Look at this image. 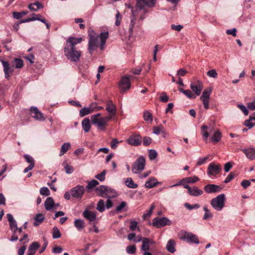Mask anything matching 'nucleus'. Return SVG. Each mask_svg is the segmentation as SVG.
<instances>
[{"mask_svg":"<svg viewBox=\"0 0 255 255\" xmlns=\"http://www.w3.org/2000/svg\"><path fill=\"white\" fill-rule=\"evenodd\" d=\"M89 41L88 43V50L91 54L92 52L99 46V38L100 39V47L102 50L104 48V45L106 42V40L109 37V32L108 31L101 33L99 36H95L91 33H89Z\"/></svg>","mask_w":255,"mask_h":255,"instance_id":"obj_1","label":"nucleus"},{"mask_svg":"<svg viewBox=\"0 0 255 255\" xmlns=\"http://www.w3.org/2000/svg\"><path fill=\"white\" fill-rule=\"evenodd\" d=\"M101 116L100 113L92 115L91 117V120L92 124L96 125L99 128H102L105 127L107 123L111 120L112 116L101 117Z\"/></svg>","mask_w":255,"mask_h":255,"instance_id":"obj_2","label":"nucleus"},{"mask_svg":"<svg viewBox=\"0 0 255 255\" xmlns=\"http://www.w3.org/2000/svg\"><path fill=\"white\" fill-rule=\"evenodd\" d=\"M64 52L67 58L73 62L78 61L81 56V51L76 50L75 48H69L68 45H65Z\"/></svg>","mask_w":255,"mask_h":255,"instance_id":"obj_3","label":"nucleus"},{"mask_svg":"<svg viewBox=\"0 0 255 255\" xmlns=\"http://www.w3.org/2000/svg\"><path fill=\"white\" fill-rule=\"evenodd\" d=\"M226 197L224 194H221L211 201V205L217 211H221L225 206Z\"/></svg>","mask_w":255,"mask_h":255,"instance_id":"obj_4","label":"nucleus"},{"mask_svg":"<svg viewBox=\"0 0 255 255\" xmlns=\"http://www.w3.org/2000/svg\"><path fill=\"white\" fill-rule=\"evenodd\" d=\"M145 159L142 156H140L134 162L131 167V171L133 173L138 174L141 172L144 168Z\"/></svg>","mask_w":255,"mask_h":255,"instance_id":"obj_5","label":"nucleus"},{"mask_svg":"<svg viewBox=\"0 0 255 255\" xmlns=\"http://www.w3.org/2000/svg\"><path fill=\"white\" fill-rule=\"evenodd\" d=\"M179 234L181 236L180 239L182 240L186 241L187 242L189 243L199 244L198 237L192 233L182 230L180 231Z\"/></svg>","mask_w":255,"mask_h":255,"instance_id":"obj_6","label":"nucleus"},{"mask_svg":"<svg viewBox=\"0 0 255 255\" xmlns=\"http://www.w3.org/2000/svg\"><path fill=\"white\" fill-rule=\"evenodd\" d=\"M171 222L166 217L154 218L152 220V225L157 228H162L166 225H170Z\"/></svg>","mask_w":255,"mask_h":255,"instance_id":"obj_7","label":"nucleus"},{"mask_svg":"<svg viewBox=\"0 0 255 255\" xmlns=\"http://www.w3.org/2000/svg\"><path fill=\"white\" fill-rule=\"evenodd\" d=\"M156 0H137L136 7L141 9H143L144 14L147 12L144 8V6L146 5L149 7H152L155 3Z\"/></svg>","mask_w":255,"mask_h":255,"instance_id":"obj_8","label":"nucleus"},{"mask_svg":"<svg viewBox=\"0 0 255 255\" xmlns=\"http://www.w3.org/2000/svg\"><path fill=\"white\" fill-rule=\"evenodd\" d=\"M85 193V188L83 186L77 185L71 190V195L76 198L81 199Z\"/></svg>","mask_w":255,"mask_h":255,"instance_id":"obj_9","label":"nucleus"},{"mask_svg":"<svg viewBox=\"0 0 255 255\" xmlns=\"http://www.w3.org/2000/svg\"><path fill=\"white\" fill-rule=\"evenodd\" d=\"M222 169L221 166L219 164H216L214 162L209 164L208 167V174L209 175L215 176L218 174Z\"/></svg>","mask_w":255,"mask_h":255,"instance_id":"obj_10","label":"nucleus"},{"mask_svg":"<svg viewBox=\"0 0 255 255\" xmlns=\"http://www.w3.org/2000/svg\"><path fill=\"white\" fill-rule=\"evenodd\" d=\"M119 86L122 92H125L129 90L131 86L129 78L128 77H123L120 81Z\"/></svg>","mask_w":255,"mask_h":255,"instance_id":"obj_11","label":"nucleus"},{"mask_svg":"<svg viewBox=\"0 0 255 255\" xmlns=\"http://www.w3.org/2000/svg\"><path fill=\"white\" fill-rule=\"evenodd\" d=\"M127 142L131 145L137 146L141 143L142 137L140 135H131L127 140Z\"/></svg>","mask_w":255,"mask_h":255,"instance_id":"obj_12","label":"nucleus"},{"mask_svg":"<svg viewBox=\"0 0 255 255\" xmlns=\"http://www.w3.org/2000/svg\"><path fill=\"white\" fill-rule=\"evenodd\" d=\"M190 88L195 93V95L196 96H199L201 94L202 90L203 88V83L200 81H197L196 82L191 84Z\"/></svg>","mask_w":255,"mask_h":255,"instance_id":"obj_13","label":"nucleus"},{"mask_svg":"<svg viewBox=\"0 0 255 255\" xmlns=\"http://www.w3.org/2000/svg\"><path fill=\"white\" fill-rule=\"evenodd\" d=\"M30 111L31 112L32 117L35 120L42 121L44 120V116L42 113L40 112L38 109L35 107H31L30 108Z\"/></svg>","mask_w":255,"mask_h":255,"instance_id":"obj_14","label":"nucleus"},{"mask_svg":"<svg viewBox=\"0 0 255 255\" xmlns=\"http://www.w3.org/2000/svg\"><path fill=\"white\" fill-rule=\"evenodd\" d=\"M97 104L96 103H92L91 104L90 106L88 108H83L80 109L79 112V115L81 117H83L88 115L93 112V109L95 108Z\"/></svg>","mask_w":255,"mask_h":255,"instance_id":"obj_15","label":"nucleus"},{"mask_svg":"<svg viewBox=\"0 0 255 255\" xmlns=\"http://www.w3.org/2000/svg\"><path fill=\"white\" fill-rule=\"evenodd\" d=\"M83 40L82 38H75L74 37H70L67 40L66 45L69 46V48H75V45L81 43Z\"/></svg>","mask_w":255,"mask_h":255,"instance_id":"obj_16","label":"nucleus"},{"mask_svg":"<svg viewBox=\"0 0 255 255\" xmlns=\"http://www.w3.org/2000/svg\"><path fill=\"white\" fill-rule=\"evenodd\" d=\"M155 242L147 238H143L141 250L144 252H147L150 250V245Z\"/></svg>","mask_w":255,"mask_h":255,"instance_id":"obj_17","label":"nucleus"},{"mask_svg":"<svg viewBox=\"0 0 255 255\" xmlns=\"http://www.w3.org/2000/svg\"><path fill=\"white\" fill-rule=\"evenodd\" d=\"M222 188L215 184H208L204 187V190L207 193L220 192Z\"/></svg>","mask_w":255,"mask_h":255,"instance_id":"obj_18","label":"nucleus"},{"mask_svg":"<svg viewBox=\"0 0 255 255\" xmlns=\"http://www.w3.org/2000/svg\"><path fill=\"white\" fill-rule=\"evenodd\" d=\"M1 63L3 67V71L4 72L5 77L7 79L9 77V73L13 72V68L9 65V63L7 61H2Z\"/></svg>","mask_w":255,"mask_h":255,"instance_id":"obj_19","label":"nucleus"},{"mask_svg":"<svg viewBox=\"0 0 255 255\" xmlns=\"http://www.w3.org/2000/svg\"><path fill=\"white\" fill-rule=\"evenodd\" d=\"M106 110L109 113V116H111L112 117L116 114V107L111 100L107 101Z\"/></svg>","mask_w":255,"mask_h":255,"instance_id":"obj_20","label":"nucleus"},{"mask_svg":"<svg viewBox=\"0 0 255 255\" xmlns=\"http://www.w3.org/2000/svg\"><path fill=\"white\" fill-rule=\"evenodd\" d=\"M199 180V178L197 176L188 177L186 178H183L179 183L175 184L171 187L181 185L182 182H185L186 183H193Z\"/></svg>","mask_w":255,"mask_h":255,"instance_id":"obj_21","label":"nucleus"},{"mask_svg":"<svg viewBox=\"0 0 255 255\" xmlns=\"http://www.w3.org/2000/svg\"><path fill=\"white\" fill-rule=\"evenodd\" d=\"M132 14L130 16V22L129 25V33L130 35H131L133 32V28L134 27V25L135 24V20L136 19V14L135 13V11H133V9L131 10Z\"/></svg>","mask_w":255,"mask_h":255,"instance_id":"obj_22","label":"nucleus"},{"mask_svg":"<svg viewBox=\"0 0 255 255\" xmlns=\"http://www.w3.org/2000/svg\"><path fill=\"white\" fill-rule=\"evenodd\" d=\"M246 156L250 160H255V148H244L242 150Z\"/></svg>","mask_w":255,"mask_h":255,"instance_id":"obj_23","label":"nucleus"},{"mask_svg":"<svg viewBox=\"0 0 255 255\" xmlns=\"http://www.w3.org/2000/svg\"><path fill=\"white\" fill-rule=\"evenodd\" d=\"M188 194L193 196L197 197L202 195L203 192L196 186L191 187L188 191Z\"/></svg>","mask_w":255,"mask_h":255,"instance_id":"obj_24","label":"nucleus"},{"mask_svg":"<svg viewBox=\"0 0 255 255\" xmlns=\"http://www.w3.org/2000/svg\"><path fill=\"white\" fill-rule=\"evenodd\" d=\"M83 216L84 218L88 219L90 221H93L96 219V214L93 212L85 210L83 213Z\"/></svg>","mask_w":255,"mask_h":255,"instance_id":"obj_25","label":"nucleus"},{"mask_svg":"<svg viewBox=\"0 0 255 255\" xmlns=\"http://www.w3.org/2000/svg\"><path fill=\"white\" fill-rule=\"evenodd\" d=\"M175 245L176 243L174 240L170 239L167 242L166 245V249L167 250L171 253H173L175 252Z\"/></svg>","mask_w":255,"mask_h":255,"instance_id":"obj_26","label":"nucleus"},{"mask_svg":"<svg viewBox=\"0 0 255 255\" xmlns=\"http://www.w3.org/2000/svg\"><path fill=\"white\" fill-rule=\"evenodd\" d=\"M45 209L47 211L51 210L54 207V202L51 197H48L44 203Z\"/></svg>","mask_w":255,"mask_h":255,"instance_id":"obj_27","label":"nucleus"},{"mask_svg":"<svg viewBox=\"0 0 255 255\" xmlns=\"http://www.w3.org/2000/svg\"><path fill=\"white\" fill-rule=\"evenodd\" d=\"M82 126L85 132H89L91 127L90 120L88 118L84 119L82 122Z\"/></svg>","mask_w":255,"mask_h":255,"instance_id":"obj_28","label":"nucleus"},{"mask_svg":"<svg viewBox=\"0 0 255 255\" xmlns=\"http://www.w3.org/2000/svg\"><path fill=\"white\" fill-rule=\"evenodd\" d=\"M44 215L41 213L37 214L34 218L33 225L35 226L39 225L44 220Z\"/></svg>","mask_w":255,"mask_h":255,"instance_id":"obj_29","label":"nucleus"},{"mask_svg":"<svg viewBox=\"0 0 255 255\" xmlns=\"http://www.w3.org/2000/svg\"><path fill=\"white\" fill-rule=\"evenodd\" d=\"M96 191L99 196L102 197H106V194H105L107 191L106 186H100L96 188Z\"/></svg>","mask_w":255,"mask_h":255,"instance_id":"obj_30","label":"nucleus"},{"mask_svg":"<svg viewBox=\"0 0 255 255\" xmlns=\"http://www.w3.org/2000/svg\"><path fill=\"white\" fill-rule=\"evenodd\" d=\"M158 183V182L155 178L151 177L145 182V186L147 188H151L155 186Z\"/></svg>","mask_w":255,"mask_h":255,"instance_id":"obj_31","label":"nucleus"},{"mask_svg":"<svg viewBox=\"0 0 255 255\" xmlns=\"http://www.w3.org/2000/svg\"><path fill=\"white\" fill-rule=\"evenodd\" d=\"M42 7V4L38 1L31 3L28 5V8L32 11H37L38 9Z\"/></svg>","mask_w":255,"mask_h":255,"instance_id":"obj_32","label":"nucleus"},{"mask_svg":"<svg viewBox=\"0 0 255 255\" xmlns=\"http://www.w3.org/2000/svg\"><path fill=\"white\" fill-rule=\"evenodd\" d=\"M39 247L40 245L37 242H33L29 247L28 252L33 253V255H35L36 251Z\"/></svg>","mask_w":255,"mask_h":255,"instance_id":"obj_33","label":"nucleus"},{"mask_svg":"<svg viewBox=\"0 0 255 255\" xmlns=\"http://www.w3.org/2000/svg\"><path fill=\"white\" fill-rule=\"evenodd\" d=\"M74 225L79 231L84 229L85 227L84 222L81 219L75 220L74 221Z\"/></svg>","mask_w":255,"mask_h":255,"instance_id":"obj_34","label":"nucleus"},{"mask_svg":"<svg viewBox=\"0 0 255 255\" xmlns=\"http://www.w3.org/2000/svg\"><path fill=\"white\" fill-rule=\"evenodd\" d=\"M221 138V133L219 131H216L212 137L211 138V140L214 143H217L219 142Z\"/></svg>","mask_w":255,"mask_h":255,"instance_id":"obj_35","label":"nucleus"},{"mask_svg":"<svg viewBox=\"0 0 255 255\" xmlns=\"http://www.w3.org/2000/svg\"><path fill=\"white\" fill-rule=\"evenodd\" d=\"M99 184V182L95 179L88 182V185L86 186V188L88 192H90V190L96 187Z\"/></svg>","mask_w":255,"mask_h":255,"instance_id":"obj_36","label":"nucleus"},{"mask_svg":"<svg viewBox=\"0 0 255 255\" xmlns=\"http://www.w3.org/2000/svg\"><path fill=\"white\" fill-rule=\"evenodd\" d=\"M125 184L130 188H136L138 186L137 184L134 183L131 178H128L125 181Z\"/></svg>","mask_w":255,"mask_h":255,"instance_id":"obj_37","label":"nucleus"},{"mask_svg":"<svg viewBox=\"0 0 255 255\" xmlns=\"http://www.w3.org/2000/svg\"><path fill=\"white\" fill-rule=\"evenodd\" d=\"M203 210L205 211V214L203 218V220H206L209 218H212L213 217L212 214L211 213L210 210L207 208V206L203 207Z\"/></svg>","mask_w":255,"mask_h":255,"instance_id":"obj_38","label":"nucleus"},{"mask_svg":"<svg viewBox=\"0 0 255 255\" xmlns=\"http://www.w3.org/2000/svg\"><path fill=\"white\" fill-rule=\"evenodd\" d=\"M105 194H106V197L110 198L116 196L117 193L114 189L107 186V191Z\"/></svg>","mask_w":255,"mask_h":255,"instance_id":"obj_39","label":"nucleus"},{"mask_svg":"<svg viewBox=\"0 0 255 255\" xmlns=\"http://www.w3.org/2000/svg\"><path fill=\"white\" fill-rule=\"evenodd\" d=\"M70 146L71 145L70 143H64L63 144H62L59 154L60 156H62L64 153H65L68 151Z\"/></svg>","mask_w":255,"mask_h":255,"instance_id":"obj_40","label":"nucleus"},{"mask_svg":"<svg viewBox=\"0 0 255 255\" xmlns=\"http://www.w3.org/2000/svg\"><path fill=\"white\" fill-rule=\"evenodd\" d=\"M13 63L16 68H21L23 66V61L21 59L14 58Z\"/></svg>","mask_w":255,"mask_h":255,"instance_id":"obj_41","label":"nucleus"},{"mask_svg":"<svg viewBox=\"0 0 255 255\" xmlns=\"http://www.w3.org/2000/svg\"><path fill=\"white\" fill-rule=\"evenodd\" d=\"M105 203L104 200L102 199H100L97 206V210L99 211L100 212H103L105 211Z\"/></svg>","mask_w":255,"mask_h":255,"instance_id":"obj_42","label":"nucleus"},{"mask_svg":"<svg viewBox=\"0 0 255 255\" xmlns=\"http://www.w3.org/2000/svg\"><path fill=\"white\" fill-rule=\"evenodd\" d=\"M61 233L59 229L56 227H54L52 230V237L53 239H58L61 237Z\"/></svg>","mask_w":255,"mask_h":255,"instance_id":"obj_43","label":"nucleus"},{"mask_svg":"<svg viewBox=\"0 0 255 255\" xmlns=\"http://www.w3.org/2000/svg\"><path fill=\"white\" fill-rule=\"evenodd\" d=\"M163 127L160 125L157 127H154L153 128V132L155 134H159L161 132L163 133Z\"/></svg>","mask_w":255,"mask_h":255,"instance_id":"obj_44","label":"nucleus"},{"mask_svg":"<svg viewBox=\"0 0 255 255\" xmlns=\"http://www.w3.org/2000/svg\"><path fill=\"white\" fill-rule=\"evenodd\" d=\"M211 91H212L211 89H205L202 93V95L200 97V99H209Z\"/></svg>","mask_w":255,"mask_h":255,"instance_id":"obj_45","label":"nucleus"},{"mask_svg":"<svg viewBox=\"0 0 255 255\" xmlns=\"http://www.w3.org/2000/svg\"><path fill=\"white\" fill-rule=\"evenodd\" d=\"M157 156L156 151L154 149H150L148 152V157L149 159L152 160L155 159Z\"/></svg>","mask_w":255,"mask_h":255,"instance_id":"obj_46","label":"nucleus"},{"mask_svg":"<svg viewBox=\"0 0 255 255\" xmlns=\"http://www.w3.org/2000/svg\"><path fill=\"white\" fill-rule=\"evenodd\" d=\"M63 166L66 173L71 174L73 172L74 169L73 167L68 165L67 163H64Z\"/></svg>","mask_w":255,"mask_h":255,"instance_id":"obj_47","label":"nucleus"},{"mask_svg":"<svg viewBox=\"0 0 255 255\" xmlns=\"http://www.w3.org/2000/svg\"><path fill=\"white\" fill-rule=\"evenodd\" d=\"M10 229L13 233H16L17 230V223L15 220L9 222Z\"/></svg>","mask_w":255,"mask_h":255,"instance_id":"obj_48","label":"nucleus"},{"mask_svg":"<svg viewBox=\"0 0 255 255\" xmlns=\"http://www.w3.org/2000/svg\"><path fill=\"white\" fill-rule=\"evenodd\" d=\"M202 131V134L204 136V140H206L209 136V133L206 130L207 129V127L205 125L201 127Z\"/></svg>","mask_w":255,"mask_h":255,"instance_id":"obj_49","label":"nucleus"},{"mask_svg":"<svg viewBox=\"0 0 255 255\" xmlns=\"http://www.w3.org/2000/svg\"><path fill=\"white\" fill-rule=\"evenodd\" d=\"M143 118L145 121H152V117L151 114L148 111H145L143 114Z\"/></svg>","mask_w":255,"mask_h":255,"instance_id":"obj_50","label":"nucleus"},{"mask_svg":"<svg viewBox=\"0 0 255 255\" xmlns=\"http://www.w3.org/2000/svg\"><path fill=\"white\" fill-rule=\"evenodd\" d=\"M40 193L44 196H48L50 194L49 190L47 187H43L40 188Z\"/></svg>","mask_w":255,"mask_h":255,"instance_id":"obj_51","label":"nucleus"},{"mask_svg":"<svg viewBox=\"0 0 255 255\" xmlns=\"http://www.w3.org/2000/svg\"><path fill=\"white\" fill-rule=\"evenodd\" d=\"M127 252L129 254H133L136 251V247L135 245L128 246L126 248Z\"/></svg>","mask_w":255,"mask_h":255,"instance_id":"obj_52","label":"nucleus"},{"mask_svg":"<svg viewBox=\"0 0 255 255\" xmlns=\"http://www.w3.org/2000/svg\"><path fill=\"white\" fill-rule=\"evenodd\" d=\"M184 206L187 209H188V210H190L194 209H198L200 207L198 204H195L194 205H191L187 203H186L184 204Z\"/></svg>","mask_w":255,"mask_h":255,"instance_id":"obj_53","label":"nucleus"},{"mask_svg":"<svg viewBox=\"0 0 255 255\" xmlns=\"http://www.w3.org/2000/svg\"><path fill=\"white\" fill-rule=\"evenodd\" d=\"M207 75L210 77L217 78V76H218V73H217L216 70L212 69V70L208 71L207 73Z\"/></svg>","mask_w":255,"mask_h":255,"instance_id":"obj_54","label":"nucleus"},{"mask_svg":"<svg viewBox=\"0 0 255 255\" xmlns=\"http://www.w3.org/2000/svg\"><path fill=\"white\" fill-rule=\"evenodd\" d=\"M159 99L161 102L166 103L168 101L169 98L165 92H163L161 94L159 97Z\"/></svg>","mask_w":255,"mask_h":255,"instance_id":"obj_55","label":"nucleus"},{"mask_svg":"<svg viewBox=\"0 0 255 255\" xmlns=\"http://www.w3.org/2000/svg\"><path fill=\"white\" fill-rule=\"evenodd\" d=\"M106 171L103 170L101 173L96 175L95 177L101 181L105 179Z\"/></svg>","mask_w":255,"mask_h":255,"instance_id":"obj_56","label":"nucleus"},{"mask_svg":"<svg viewBox=\"0 0 255 255\" xmlns=\"http://www.w3.org/2000/svg\"><path fill=\"white\" fill-rule=\"evenodd\" d=\"M185 93H184L188 98L190 99H195L196 96L195 94H193L192 91L190 90H186V91H184Z\"/></svg>","mask_w":255,"mask_h":255,"instance_id":"obj_57","label":"nucleus"},{"mask_svg":"<svg viewBox=\"0 0 255 255\" xmlns=\"http://www.w3.org/2000/svg\"><path fill=\"white\" fill-rule=\"evenodd\" d=\"M122 142V141H121ZM120 142L117 138H113L111 142V147L112 149H116L118 144Z\"/></svg>","mask_w":255,"mask_h":255,"instance_id":"obj_58","label":"nucleus"},{"mask_svg":"<svg viewBox=\"0 0 255 255\" xmlns=\"http://www.w3.org/2000/svg\"><path fill=\"white\" fill-rule=\"evenodd\" d=\"M127 203L125 201H123L121 204L116 208V211L119 213L126 206Z\"/></svg>","mask_w":255,"mask_h":255,"instance_id":"obj_59","label":"nucleus"},{"mask_svg":"<svg viewBox=\"0 0 255 255\" xmlns=\"http://www.w3.org/2000/svg\"><path fill=\"white\" fill-rule=\"evenodd\" d=\"M235 177V173L233 172H231L228 176L224 180L225 183H228L230 182Z\"/></svg>","mask_w":255,"mask_h":255,"instance_id":"obj_60","label":"nucleus"},{"mask_svg":"<svg viewBox=\"0 0 255 255\" xmlns=\"http://www.w3.org/2000/svg\"><path fill=\"white\" fill-rule=\"evenodd\" d=\"M252 121L250 118L249 120H246L245 122V125L248 127L249 129L252 128L255 125V123H252Z\"/></svg>","mask_w":255,"mask_h":255,"instance_id":"obj_61","label":"nucleus"},{"mask_svg":"<svg viewBox=\"0 0 255 255\" xmlns=\"http://www.w3.org/2000/svg\"><path fill=\"white\" fill-rule=\"evenodd\" d=\"M24 157L25 159L27 162L30 164H34V160L32 156L28 154H24Z\"/></svg>","mask_w":255,"mask_h":255,"instance_id":"obj_62","label":"nucleus"},{"mask_svg":"<svg viewBox=\"0 0 255 255\" xmlns=\"http://www.w3.org/2000/svg\"><path fill=\"white\" fill-rule=\"evenodd\" d=\"M151 139L148 136H145L143 138V144L145 146H147L151 143Z\"/></svg>","mask_w":255,"mask_h":255,"instance_id":"obj_63","label":"nucleus"},{"mask_svg":"<svg viewBox=\"0 0 255 255\" xmlns=\"http://www.w3.org/2000/svg\"><path fill=\"white\" fill-rule=\"evenodd\" d=\"M238 107L244 113L245 115L249 114L248 111L246 107L243 105H238Z\"/></svg>","mask_w":255,"mask_h":255,"instance_id":"obj_64","label":"nucleus"}]
</instances>
